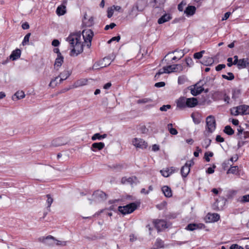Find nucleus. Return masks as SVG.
Segmentation results:
<instances>
[{"mask_svg": "<svg viewBox=\"0 0 249 249\" xmlns=\"http://www.w3.org/2000/svg\"><path fill=\"white\" fill-rule=\"evenodd\" d=\"M198 104V101L196 98H187L186 107H193L196 106Z\"/></svg>", "mask_w": 249, "mask_h": 249, "instance_id": "nucleus-15", "label": "nucleus"}, {"mask_svg": "<svg viewBox=\"0 0 249 249\" xmlns=\"http://www.w3.org/2000/svg\"><path fill=\"white\" fill-rule=\"evenodd\" d=\"M230 249H244V248L237 244H232L230 247Z\"/></svg>", "mask_w": 249, "mask_h": 249, "instance_id": "nucleus-55", "label": "nucleus"}, {"mask_svg": "<svg viewBox=\"0 0 249 249\" xmlns=\"http://www.w3.org/2000/svg\"><path fill=\"white\" fill-rule=\"evenodd\" d=\"M206 131L209 133H212L215 129L216 122L213 116L210 115L206 118Z\"/></svg>", "mask_w": 249, "mask_h": 249, "instance_id": "nucleus-4", "label": "nucleus"}, {"mask_svg": "<svg viewBox=\"0 0 249 249\" xmlns=\"http://www.w3.org/2000/svg\"><path fill=\"white\" fill-rule=\"evenodd\" d=\"M52 44L53 46L54 47H57V46H59V45L60 44V42H59L58 40H57V39H54L52 41Z\"/></svg>", "mask_w": 249, "mask_h": 249, "instance_id": "nucleus-62", "label": "nucleus"}, {"mask_svg": "<svg viewBox=\"0 0 249 249\" xmlns=\"http://www.w3.org/2000/svg\"><path fill=\"white\" fill-rule=\"evenodd\" d=\"M31 36V33H28L25 36H24V39L22 42V44L23 45H26L28 44V42H29V38Z\"/></svg>", "mask_w": 249, "mask_h": 249, "instance_id": "nucleus-46", "label": "nucleus"}, {"mask_svg": "<svg viewBox=\"0 0 249 249\" xmlns=\"http://www.w3.org/2000/svg\"><path fill=\"white\" fill-rule=\"evenodd\" d=\"M66 141L62 138H58L53 140L52 142V145L54 147L59 146L66 143Z\"/></svg>", "mask_w": 249, "mask_h": 249, "instance_id": "nucleus-14", "label": "nucleus"}, {"mask_svg": "<svg viewBox=\"0 0 249 249\" xmlns=\"http://www.w3.org/2000/svg\"><path fill=\"white\" fill-rule=\"evenodd\" d=\"M249 138V132L244 131L242 135V139H246Z\"/></svg>", "mask_w": 249, "mask_h": 249, "instance_id": "nucleus-64", "label": "nucleus"}, {"mask_svg": "<svg viewBox=\"0 0 249 249\" xmlns=\"http://www.w3.org/2000/svg\"><path fill=\"white\" fill-rule=\"evenodd\" d=\"M169 73L173 72H180L183 69V66L180 64H176L166 66Z\"/></svg>", "mask_w": 249, "mask_h": 249, "instance_id": "nucleus-11", "label": "nucleus"}, {"mask_svg": "<svg viewBox=\"0 0 249 249\" xmlns=\"http://www.w3.org/2000/svg\"><path fill=\"white\" fill-rule=\"evenodd\" d=\"M171 107V106L170 105H163L160 108V110L161 111H166Z\"/></svg>", "mask_w": 249, "mask_h": 249, "instance_id": "nucleus-51", "label": "nucleus"}, {"mask_svg": "<svg viewBox=\"0 0 249 249\" xmlns=\"http://www.w3.org/2000/svg\"><path fill=\"white\" fill-rule=\"evenodd\" d=\"M237 136L239 137L240 139H242V135L243 133L244 132L243 128H242L240 126L237 128Z\"/></svg>", "mask_w": 249, "mask_h": 249, "instance_id": "nucleus-50", "label": "nucleus"}, {"mask_svg": "<svg viewBox=\"0 0 249 249\" xmlns=\"http://www.w3.org/2000/svg\"><path fill=\"white\" fill-rule=\"evenodd\" d=\"M224 132L229 135H231L234 134V130L230 125H227L225 127Z\"/></svg>", "mask_w": 249, "mask_h": 249, "instance_id": "nucleus-34", "label": "nucleus"}, {"mask_svg": "<svg viewBox=\"0 0 249 249\" xmlns=\"http://www.w3.org/2000/svg\"><path fill=\"white\" fill-rule=\"evenodd\" d=\"M21 54V51L19 49H16L13 51L10 55V58L13 60H15L18 58Z\"/></svg>", "mask_w": 249, "mask_h": 249, "instance_id": "nucleus-24", "label": "nucleus"}, {"mask_svg": "<svg viewBox=\"0 0 249 249\" xmlns=\"http://www.w3.org/2000/svg\"><path fill=\"white\" fill-rule=\"evenodd\" d=\"M172 18L169 14H165L161 16L158 20V23L160 24L164 23Z\"/></svg>", "mask_w": 249, "mask_h": 249, "instance_id": "nucleus-22", "label": "nucleus"}, {"mask_svg": "<svg viewBox=\"0 0 249 249\" xmlns=\"http://www.w3.org/2000/svg\"><path fill=\"white\" fill-rule=\"evenodd\" d=\"M87 80L86 79H81L77 81L76 83V86H82L85 85L87 83Z\"/></svg>", "mask_w": 249, "mask_h": 249, "instance_id": "nucleus-48", "label": "nucleus"}, {"mask_svg": "<svg viewBox=\"0 0 249 249\" xmlns=\"http://www.w3.org/2000/svg\"><path fill=\"white\" fill-rule=\"evenodd\" d=\"M113 14V9L111 8L107 10V17L110 18Z\"/></svg>", "mask_w": 249, "mask_h": 249, "instance_id": "nucleus-60", "label": "nucleus"}, {"mask_svg": "<svg viewBox=\"0 0 249 249\" xmlns=\"http://www.w3.org/2000/svg\"><path fill=\"white\" fill-rule=\"evenodd\" d=\"M238 170V167L237 166H234L231 167L227 172V173L236 174Z\"/></svg>", "mask_w": 249, "mask_h": 249, "instance_id": "nucleus-43", "label": "nucleus"}, {"mask_svg": "<svg viewBox=\"0 0 249 249\" xmlns=\"http://www.w3.org/2000/svg\"><path fill=\"white\" fill-rule=\"evenodd\" d=\"M152 102V99L148 98H144L137 100V103L139 104L149 103Z\"/></svg>", "mask_w": 249, "mask_h": 249, "instance_id": "nucleus-38", "label": "nucleus"}, {"mask_svg": "<svg viewBox=\"0 0 249 249\" xmlns=\"http://www.w3.org/2000/svg\"><path fill=\"white\" fill-rule=\"evenodd\" d=\"M169 73V71L166 69V66L164 67L162 69L159 70V71L156 74L155 78L157 79L159 78L160 76L163 73Z\"/></svg>", "mask_w": 249, "mask_h": 249, "instance_id": "nucleus-30", "label": "nucleus"}, {"mask_svg": "<svg viewBox=\"0 0 249 249\" xmlns=\"http://www.w3.org/2000/svg\"><path fill=\"white\" fill-rule=\"evenodd\" d=\"M138 205L135 202L131 203L124 206H119L118 211L123 214L132 213L137 208Z\"/></svg>", "mask_w": 249, "mask_h": 249, "instance_id": "nucleus-3", "label": "nucleus"}, {"mask_svg": "<svg viewBox=\"0 0 249 249\" xmlns=\"http://www.w3.org/2000/svg\"><path fill=\"white\" fill-rule=\"evenodd\" d=\"M238 201L241 203H246L249 202V195H246L239 197Z\"/></svg>", "mask_w": 249, "mask_h": 249, "instance_id": "nucleus-37", "label": "nucleus"}, {"mask_svg": "<svg viewBox=\"0 0 249 249\" xmlns=\"http://www.w3.org/2000/svg\"><path fill=\"white\" fill-rule=\"evenodd\" d=\"M225 67L226 65L225 64H219L215 67V70L216 71H219Z\"/></svg>", "mask_w": 249, "mask_h": 249, "instance_id": "nucleus-56", "label": "nucleus"}, {"mask_svg": "<svg viewBox=\"0 0 249 249\" xmlns=\"http://www.w3.org/2000/svg\"><path fill=\"white\" fill-rule=\"evenodd\" d=\"M200 81L196 83L195 85L189 87L191 93L194 96H197L200 94L204 89L202 87V85L200 84Z\"/></svg>", "mask_w": 249, "mask_h": 249, "instance_id": "nucleus-6", "label": "nucleus"}, {"mask_svg": "<svg viewBox=\"0 0 249 249\" xmlns=\"http://www.w3.org/2000/svg\"><path fill=\"white\" fill-rule=\"evenodd\" d=\"M14 96H16L17 99L18 100L23 98L25 97V94L22 90L18 91L15 93Z\"/></svg>", "mask_w": 249, "mask_h": 249, "instance_id": "nucleus-35", "label": "nucleus"}, {"mask_svg": "<svg viewBox=\"0 0 249 249\" xmlns=\"http://www.w3.org/2000/svg\"><path fill=\"white\" fill-rule=\"evenodd\" d=\"M168 169L169 170V173L170 174V175H171L173 173L177 172L178 171L177 169H176L173 167H168Z\"/></svg>", "mask_w": 249, "mask_h": 249, "instance_id": "nucleus-63", "label": "nucleus"}, {"mask_svg": "<svg viewBox=\"0 0 249 249\" xmlns=\"http://www.w3.org/2000/svg\"><path fill=\"white\" fill-rule=\"evenodd\" d=\"M249 65V62L248 58H243L239 59V63L237 65L238 69H243L247 67Z\"/></svg>", "mask_w": 249, "mask_h": 249, "instance_id": "nucleus-18", "label": "nucleus"}, {"mask_svg": "<svg viewBox=\"0 0 249 249\" xmlns=\"http://www.w3.org/2000/svg\"><path fill=\"white\" fill-rule=\"evenodd\" d=\"M92 199L96 202H100L105 201L107 197V195L102 191L97 190L92 195Z\"/></svg>", "mask_w": 249, "mask_h": 249, "instance_id": "nucleus-5", "label": "nucleus"}, {"mask_svg": "<svg viewBox=\"0 0 249 249\" xmlns=\"http://www.w3.org/2000/svg\"><path fill=\"white\" fill-rule=\"evenodd\" d=\"M193 163L192 160L187 161L185 165L182 167L180 173L183 178H186L187 176L190 171V167Z\"/></svg>", "mask_w": 249, "mask_h": 249, "instance_id": "nucleus-8", "label": "nucleus"}, {"mask_svg": "<svg viewBox=\"0 0 249 249\" xmlns=\"http://www.w3.org/2000/svg\"><path fill=\"white\" fill-rule=\"evenodd\" d=\"M46 196L47 198L46 202L47 204V208H50L52 203L53 202V199L52 197L49 194L47 195Z\"/></svg>", "mask_w": 249, "mask_h": 249, "instance_id": "nucleus-39", "label": "nucleus"}, {"mask_svg": "<svg viewBox=\"0 0 249 249\" xmlns=\"http://www.w3.org/2000/svg\"><path fill=\"white\" fill-rule=\"evenodd\" d=\"M239 109H240V113L242 114H249V106L248 105H241L239 106Z\"/></svg>", "mask_w": 249, "mask_h": 249, "instance_id": "nucleus-26", "label": "nucleus"}, {"mask_svg": "<svg viewBox=\"0 0 249 249\" xmlns=\"http://www.w3.org/2000/svg\"><path fill=\"white\" fill-rule=\"evenodd\" d=\"M107 137V135L106 134L100 135L99 133H95L92 136L91 140L92 141H95L96 140H101L106 138Z\"/></svg>", "mask_w": 249, "mask_h": 249, "instance_id": "nucleus-27", "label": "nucleus"}, {"mask_svg": "<svg viewBox=\"0 0 249 249\" xmlns=\"http://www.w3.org/2000/svg\"><path fill=\"white\" fill-rule=\"evenodd\" d=\"M172 124H169L167 125V129L169 131L170 133L172 135H177L178 134V131L176 129L173 128Z\"/></svg>", "mask_w": 249, "mask_h": 249, "instance_id": "nucleus-33", "label": "nucleus"}, {"mask_svg": "<svg viewBox=\"0 0 249 249\" xmlns=\"http://www.w3.org/2000/svg\"><path fill=\"white\" fill-rule=\"evenodd\" d=\"M228 76L225 75V74H223L222 75V77L223 78L228 80H232L234 79V76L232 72H228Z\"/></svg>", "mask_w": 249, "mask_h": 249, "instance_id": "nucleus-36", "label": "nucleus"}, {"mask_svg": "<svg viewBox=\"0 0 249 249\" xmlns=\"http://www.w3.org/2000/svg\"><path fill=\"white\" fill-rule=\"evenodd\" d=\"M56 245L59 246H64L67 245V241H59V240H56Z\"/></svg>", "mask_w": 249, "mask_h": 249, "instance_id": "nucleus-57", "label": "nucleus"}, {"mask_svg": "<svg viewBox=\"0 0 249 249\" xmlns=\"http://www.w3.org/2000/svg\"><path fill=\"white\" fill-rule=\"evenodd\" d=\"M196 11V8L194 6H188L184 11V13L188 16L193 15Z\"/></svg>", "mask_w": 249, "mask_h": 249, "instance_id": "nucleus-23", "label": "nucleus"}, {"mask_svg": "<svg viewBox=\"0 0 249 249\" xmlns=\"http://www.w3.org/2000/svg\"><path fill=\"white\" fill-rule=\"evenodd\" d=\"M63 59L62 55L58 56L55 61L54 67H60L63 62Z\"/></svg>", "mask_w": 249, "mask_h": 249, "instance_id": "nucleus-29", "label": "nucleus"}, {"mask_svg": "<svg viewBox=\"0 0 249 249\" xmlns=\"http://www.w3.org/2000/svg\"><path fill=\"white\" fill-rule=\"evenodd\" d=\"M214 62L213 59L211 57H205L201 62V64L205 66L212 65Z\"/></svg>", "mask_w": 249, "mask_h": 249, "instance_id": "nucleus-25", "label": "nucleus"}, {"mask_svg": "<svg viewBox=\"0 0 249 249\" xmlns=\"http://www.w3.org/2000/svg\"><path fill=\"white\" fill-rule=\"evenodd\" d=\"M205 51L203 50L199 52L196 53L194 54V58L197 59H199L202 57L203 54L204 53Z\"/></svg>", "mask_w": 249, "mask_h": 249, "instance_id": "nucleus-42", "label": "nucleus"}, {"mask_svg": "<svg viewBox=\"0 0 249 249\" xmlns=\"http://www.w3.org/2000/svg\"><path fill=\"white\" fill-rule=\"evenodd\" d=\"M161 190L165 197H171L172 196V191L169 187L164 186L162 187Z\"/></svg>", "mask_w": 249, "mask_h": 249, "instance_id": "nucleus-20", "label": "nucleus"}, {"mask_svg": "<svg viewBox=\"0 0 249 249\" xmlns=\"http://www.w3.org/2000/svg\"><path fill=\"white\" fill-rule=\"evenodd\" d=\"M220 219V215L216 213H209L206 216V221L207 222H216Z\"/></svg>", "mask_w": 249, "mask_h": 249, "instance_id": "nucleus-12", "label": "nucleus"}, {"mask_svg": "<svg viewBox=\"0 0 249 249\" xmlns=\"http://www.w3.org/2000/svg\"><path fill=\"white\" fill-rule=\"evenodd\" d=\"M153 224L158 231H161L167 228L166 225V222L163 220H154L153 221Z\"/></svg>", "mask_w": 249, "mask_h": 249, "instance_id": "nucleus-9", "label": "nucleus"}, {"mask_svg": "<svg viewBox=\"0 0 249 249\" xmlns=\"http://www.w3.org/2000/svg\"><path fill=\"white\" fill-rule=\"evenodd\" d=\"M132 144L137 148L145 149L148 146L147 143L143 139L135 138L132 140Z\"/></svg>", "mask_w": 249, "mask_h": 249, "instance_id": "nucleus-7", "label": "nucleus"}, {"mask_svg": "<svg viewBox=\"0 0 249 249\" xmlns=\"http://www.w3.org/2000/svg\"><path fill=\"white\" fill-rule=\"evenodd\" d=\"M211 140L210 139H205L204 140L202 146L204 147L205 148H207L211 144Z\"/></svg>", "mask_w": 249, "mask_h": 249, "instance_id": "nucleus-49", "label": "nucleus"}, {"mask_svg": "<svg viewBox=\"0 0 249 249\" xmlns=\"http://www.w3.org/2000/svg\"><path fill=\"white\" fill-rule=\"evenodd\" d=\"M120 38L121 37L120 36L113 37L111 39L108 41V43H110L111 42L113 41H117L118 42L120 40Z\"/></svg>", "mask_w": 249, "mask_h": 249, "instance_id": "nucleus-54", "label": "nucleus"}, {"mask_svg": "<svg viewBox=\"0 0 249 249\" xmlns=\"http://www.w3.org/2000/svg\"><path fill=\"white\" fill-rule=\"evenodd\" d=\"M70 75L71 72L68 70L64 71H63L61 72L58 76L52 79L49 84V86L53 88L55 87L58 84L57 82L55 83V81H56V80L59 78H60L59 83H61L64 80L67 79L70 76Z\"/></svg>", "mask_w": 249, "mask_h": 249, "instance_id": "nucleus-2", "label": "nucleus"}, {"mask_svg": "<svg viewBox=\"0 0 249 249\" xmlns=\"http://www.w3.org/2000/svg\"><path fill=\"white\" fill-rule=\"evenodd\" d=\"M116 24L114 23H111L109 25H107L105 26V30H107L109 29H113L116 26Z\"/></svg>", "mask_w": 249, "mask_h": 249, "instance_id": "nucleus-53", "label": "nucleus"}, {"mask_svg": "<svg viewBox=\"0 0 249 249\" xmlns=\"http://www.w3.org/2000/svg\"><path fill=\"white\" fill-rule=\"evenodd\" d=\"M187 66L190 67L193 64V61L191 57L186 58L185 59Z\"/></svg>", "mask_w": 249, "mask_h": 249, "instance_id": "nucleus-52", "label": "nucleus"}, {"mask_svg": "<svg viewBox=\"0 0 249 249\" xmlns=\"http://www.w3.org/2000/svg\"><path fill=\"white\" fill-rule=\"evenodd\" d=\"M137 178L135 177H131L129 178L123 177L121 179V182L123 184H132L133 183H136Z\"/></svg>", "mask_w": 249, "mask_h": 249, "instance_id": "nucleus-13", "label": "nucleus"}, {"mask_svg": "<svg viewBox=\"0 0 249 249\" xmlns=\"http://www.w3.org/2000/svg\"><path fill=\"white\" fill-rule=\"evenodd\" d=\"M66 7L65 6H59L56 9V14L59 16H62L65 14Z\"/></svg>", "mask_w": 249, "mask_h": 249, "instance_id": "nucleus-28", "label": "nucleus"}, {"mask_svg": "<svg viewBox=\"0 0 249 249\" xmlns=\"http://www.w3.org/2000/svg\"><path fill=\"white\" fill-rule=\"evenodd\" d=\"M187 81V78L185 75H181L178 78V84L181 85L183 84L186 81Z\"/></svg>", "mask_w": 249, "mask_h": 249, "instance_id": "nucleus-40", "label": "nucleus"}, {"mask_svg": "<svg viewBox=\"0 0 249 249\" xmlns=\"http://www.w3.org/2000/svg\"><path fill=\"white\" fill-rule=\"evenodd\" d=\"M197 228V226L195 224H189L186 228H185L186 230L193 231Z\"/></svg>", "mask_w": 249, "mask_h": 249, "instance_id": "nucleus-45", "label": "nucleus"}, {"mask_svg": "<svg viewBox=\"0 0 249 249\" xmlns=\"http://www.w3.org/2000/svg\"><path fill=\"white\" fill-rule=\"evenodd\" d=\"M201 152V150L199 148V147H196V151L194 152V155L196 157H197L199 156V153Z\"/></svg>", "mask_w": 249, "mask_h": 249, "instance_id": "nucleus-59", "label": "nucleus"}, {"mask_svg": "<svg viewBox=\"0 0 249 249\" xmlns=\"http://www.w3.org/2000/svg\"><path fill=\"white\" fill-rule=\"evenodd\" d=\"M231 113L232 115L234 116H237L239 114H241L240 113V109H239V106L236 107H234L231 109Z\"/></svg>", "mask_w": 249, "mask_h": 249, "instance_id": "nucleus-41", "label": "nucleus"}, {"mask_svg": "<svg viewBox=\"0 0 249 249\" xmlns=\"http://www.w3.org/2000/svg\"><path fill=\"white\" fill-rule=\"evenodd\" d=\"M215 165H213V167H209L208 169H207V173H208V174H213V172H214V168H215Z\"/></svg>", "mask_w": 249, "mask_h": 249, "instance_id": "nucleus-61", "label": "nucleus"}, {"mask_svg": "<svg viewBox=\"0 0 249 249\" xmlns=\"http://www.w3.org/2000/svg\"><path fill=\"white\" fill-rule=\"evenodd\" d=\"M187 98L185 97H180L178 100L177 103V107L180 108H183L186 107Z\"/></svg>", "mask_w": 249, "mask_h": 249, "instance_id": "nucleus-21", "label": "nucleus"}, {"mask_svg": "<svg viewBox=\"0 0 249 249\" xmlns=\"http://www.w3.org/2000/svg\"><path fill=\"white\" fill-rule=\"evenodd\" d=\"M213 153L212 152H206L205 153V155H204V158H205V160L207 161V162H209L210 160V157H213Z\"/></svg>", "mask_w": 249, "mask_h": 249, "instance_id": "nucleus-47", "label": "nucleus"}, {"mask_svg": "<svg viewBox=\"0 0 249 249\" xmlns=\"http://www.w3.org/2000/svg\"><path fill=\"white\" fill-rule=\"evenodd\" d=\"M87 15H84L83 22L87 27H90L94 24V18L92 17H90L88 19L87 18Z\"/></svg>", "mask_w": 249, "mask_h": 249, "instance_id": "nucleus-16", "label": "nucleus"}, {"mask_svg": "<svg viewBox=\"0 0 249 249\" xmlns=\"http://www.w3.org/2000/svg\"><path fill=\"white\" fill-rule=\"evenodd\" d=\"M155 246H156V248H154V249H159L160 248H163L164 243L161 239H157L155 243Z\"/></svg>", "mask_w": 249, "mask_h": 249, "instance_id": "nucleus-31", "label": "nucleus"}, {"mask_svg": "<svg viewBox=\"0 0 249 249\" xmlns=\"http://www.w3.org/2000/svg\"><path fill=\"white\" fill-rule=\"evenodd\" d=\"M160 173L164 177H168L170 176L169 173V170L168 169V167L160 171Z\"/></svg>", "mask_w": 249, "mask_h": 249, "instance_id": "nucleus-44", "label": "nucleus"}, {"mask_svg": "<svg viewBox=\"0 0 249 249\" xmlns=\"http://www.w3.org/2000/svg\"><path fill=\"white\" fill-rule=\"evenodd\" d=\"M82 35L85 42H88L92 40L94 34L90 29H85L82 32Z\"/></svg>", "mask_w": 249, "mask_h": 249, "instance_id": "nucleus-10", "label": "nucleus"}, {"mask_svg": "<svg viewBox=\"0 0 249 249\" xmlns=\"http://www.w3.org/2000/svg\"><path fill=\"white\" fill-rule=\"evenodd\" d=\"M165 84L164 82H160L156 83L155 84V86L157 88L163 87L165 86Z\"/></svg>", "mask_w": 249, "mask_h": 249, "instance_id": "nucleus-58", "label": "nucleus"}, {"mask_svg": "<svg viewBox=\"0 0 249 249\" xmlns=\"http://www.w3.org/2000/svg\"><path fill=\"white\" fill-rule=\"evenodd\" d=\"M105 147V144L104 142H95L93 143L91 147V149L92 151L95 152L96 150H101Z\"/></svg>", "mask_w": 249, "mask_h": 249, "instance_id": "nucleus-17", "label": "nucleus"}, {"mask_svg": "<svg viewBox=\"0 0 249 249\" xmlns=\"http://www.w3.org/2000/svg\"><path fill=\"white\" fill-rule=\"evenodd\" d=\"M81 35L79 34L70 35L67 38V41L71 44L72 49L70 55L77 56L83 51V45L80 41Z\"/></svg>", "mask_w": 249, "mask_h": 249, "instance_id": "nucleus-1", "label": "nucleus"}, {"mask_svg": "<svg viewBox=\"0 0 249 249\" xmlns=\"http://www.w3.org/2000/svg\"><path fill=\"white\" fill-rule=\"evenodd\" d=\"M241 93V91L240 89H234L232 90V98L234 100H236L238 98L239 95Z\"/></svg>", "mask_w": 249, "mask_h": 249, "instance_id": "nucleus-32", "label": "nucleus"}, {"mask_svg": "<svg viewBox=\"0 0 249 249\" xmlns=\"http://www.w3.org/2000/svg\"><path fill=\"white\" fill-rule=\"evenodd\" d=\"M110 58H109L108 57L104 58V59L103 60V62H107V64L106 63V64H104L102 62L100 65H99L98 63H95L93 66V69H98V66H100L101 68L106 67V66L109 65L110 64Z\"/></svg>", "mask_w": 249, "mask_h": 249, "instance_id": "nucleus-19", "label": "nucleus"}]
</instances>
